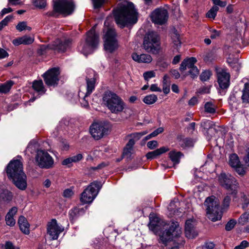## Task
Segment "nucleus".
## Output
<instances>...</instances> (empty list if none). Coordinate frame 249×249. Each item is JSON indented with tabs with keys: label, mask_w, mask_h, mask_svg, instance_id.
I'll use <instances>...</instances> for the list:
<instances>
[{
	"label": "nucleus",
	"mask_w": 249,
	"mask_h": 249,
	"mask_svg": "<svg viewBox=\"0 0 249 249\" xmlns=\"http://www.w3.org/2000/svg\"><path fill=\"white\" fill-rule=\"evenodd\" d=\"M6 173L9 178L20 190H24L27 187L26 176L23 171L22 162L18 160H13L8 164Z\"/></svg>",
	"instance_id": "nucleus-1"
},
{
	"label": "nucleus",
	"mask_w": 249,
	"mask_h": 249,
	"mask_svg": "<svg viewBox=\"0 0 249 249\" xmlns=\"http://www.w3.org/2000/svg\"><path fill=\"white\" fill-rule=\"evenodd\" d=\"M103 32L104 48L106 51L112 53L118 48L119 43L117 39V33L114 27L112 26L109 18H107L105 21Z\"/></svg>",
	"instance_id": "nucleus-2"
},
{
	"label": "nucleus",
	"mask_w": 249,
	"mask_h": 249,
	"mask_svg": "<svg viewBox=\"0 0 249 249\" xmlns=\"http://www.w3.org/2000/svg\"><path fill=\"white\" fill-rule=\"evenodd\" d=\"M104 104L112 113L118 114L123 111L125 105L123 100L117 94L106 91L103 97Z\"/></svg>",
	"instance_id": "nucleus-3"
},
{
	"label": "nucleus",
	"mask_w": 249,
	"mask_h": 249,
	"mask_svg": "<svg viewBox=\"0 0 249 249\" xmlns=\"http://www.w3.org/2000/svg\"><path fill=\"white\" fill-rule=\"evenodd\" d=\"M99 43V35L95 32V26L87 32L85 42L81 43L78 48L79 51L87 55L96 49Z\"/></svg>",
	"instance_id": "nucleus-4"
},
{
	"label": "nucleus",
	"mask_w": 249,
	"mask_h": 249,
	"mask_svg": "<svg viewBox=\"0 0 249 249\" xmlns=\"http://www.w3.org/2000/svg\"><path fill=\"white\" fill-rule=\"evenodd\" d=\"M206 207V213L209 219L215 222L222 217V212L216 198L212 196L208 197L204 202Z\"/></svg>",
	"instance_id": "nucleus-5"
},
{
	"label": "nucleus",
	"mask_w": 249,
	"mask_h": 249,
	"mask_svg": "<svg viewBox=\"0 0 249 249\" xmlns=\"http://www.w3.org/2000/svg\"><path fill=\"white\" fill-rule=\"evenodd\" d=\"M220 185L225 189L229 195L236 198L239 188V184L236 179L229 174L222 173L218 177Z\"/></svg>",
	"instance_id": "nucleus-6"
},
{
	"label": "nucleus",
	"mask_w": 249,
	"mask_h": 249,
	"mask_svg": "<svg viewBox=\"0 0 249 249\" xmlns=\"http://www.w3.org/2000/svg\"><path fill=\"white\" fill-rule=\"evenodd\" d=\"M71 44V40L70 39H65L62 41L57 39L51 44L40 45L37 50V53L39 55H44L48 53L50 50L64 52L70 47Z\"/></svg>",
	"instance_id": "nucleus-7"
},
{
	"label": "nucleus",
	"mask_w": 249,
	"mask_h": 249,
	"mask_svg": "<svg viewBox=\"0 0 249 249\" xmlns=\"http://www.w3.org/2000/svg\"><path fill=\"white\" fill-rule=\"evenodd\" d=\"M143 47L148 53H158L160 49V38L157 33L151 31L146 34L143 39Z\"/></svg>",
	"instance_id": "nucleus-8"
},
{
	"label": "nucleus",
	"mask_w": 249,
	"mask_h": 249,
	"mask_svg": "<svg viewBox=\"0 0 249 249\" xmlns=\"http://www.w3.org/2000/svg\"><path fill=\"white\" fill-rule=\"evenodd\" d=\"M53 11L59 14L71 15L75 9L72 0H53Z\"/></svg>",
	"instance_id": "nucleus-9"
},
{
	"label": "nucleus",
	"mask_w": 249,
	"mask_h": 249,
	"mask_svg": "<svg viewBox=\"0 0 249 249\" xmlns=\"http://www.w3.org/2000/svg\"><path fill=\"white\" fill-rule=\"evenodd\" d=\"M113 16H138V13L133 3L124 1L119 3L113 10Z\"/></svg>",
	"instance_id": "nucleus-10"
},
{
	"label": "nucleus",
	"mask_w": 249,
	"mask_h": 249,
	"mask_svg": "<svg viewBox=\"0 0 249 249\" xmlns=\"http://www.w3.org/2000/svg\"><path fill=\"white\" fill-rule=\"evenodd\" d=\"M100 187V183L97 181L91 183L81 194L80 201L83 204L90 203L97 196Z\"/></svg>",
	"instance_id": "nucleus-11"
},
{
	"label": "nucleus",
	"mask_w": 249,
	"mask_h": 249,
	"mask_svg": "<svg viewBox=\"0 0 249 249\" xmlns=\"http://www.w3.org/2000/svg\"><path fill=\"white\" fill-rule=\"evenodd\" d=\"M36 164L41 168L49 169L53 167V159L46 151L37 150L35 157Z\"/></svg>",
	"instance_id": "nucleus-12"
},
{
	"label": "nucleus",
	"mask_w": 249,
	"mask_h": 249,
	"mask_svg": "<svg viewBox=\"0 0 249 249\" xmlns=\"http://www.w3.org/2000/svg\"><path fill=\"white\" fill-rule=\"evenodd\" d=\"M181 233L180 228L177 222H173L169 228L163 231L160 236V241L165 246L167 243L174 237L178 236Z\"/></svg>",
	"instance_id": "nucleus-13"
},
{
	"label": "nucleus",
	"mask_w": 249,
	"mask_h": 249,
	"mask_svg": "<svg viewBox=\"0 0 249 249\" xmlns=\"http://www.w3.org/2000/svg\"><path fill=\"white\" fill-rule=\"evenodd\" d=\"M89 132L95 140H98L107 135L108 128L102 123H94L90 126Z\"/></svg>",
	"instance_id": "nucleus-14"
},
{
	"label": "nucleus",
	"mask_w": 249,
	"mask_h": 249,
	"mask_svg": "<svg viewBox=\"0 0 249 249\" xmlns=\"http://www.w3.org/2000/svg\"><path fill=\"white\" fill-rule=\"evenodd\" d=\"M197 60L194 57H191L185 59L181 63L179 69L182 71L184 70L189 69V74L191 75L193 78L197 76L199 74V70L197 67L195 65L196 63Z\"/></svg>",
	"instance_id": "nucleus-15"
},
{
	"label": "nucleus",
	"mask_w": 249,
	"mask_h": 249,
	"mask_svg": "<svg viewBox=\"0 0 249 249\" xmlns=\"http://www.w3.org/2000/svg\"><path fill=\"white\" fill-rule=\"evenodd\" d=\"M59 74V69L53 68L48 70L42 76L45 84L48 87H55L58 84Z\"/></svg>",
	"instance_id": "nucleus-16"
},
{
	"label": "nucleus",
	"mask_w": 249,
	"mask_h": 249,
	"mask_svg": "<svg viewBox=\"0 0 249 249\" xmlns=\"http://www.w3.org/2000/svg\"><path fill=\"white\" fill-rule=\"evenodd\" d=\"M64 231V228L59 226L55 219H53L48 223L47 225V232L53 240L58 238L59 234Z\"/></svg>",
	"instance_id": "nucleus-17"
},
{
	"label": "nucleus",
	"mask_w": 249,
	"mask_h": 249,
	"mask_svg": "<svg viewBox=\"0 0 249 249\" xmlns=\"http://www.w3.org/2000/svg\"><path fill=\"white\" fill-rule=\"evenodd\" d=\"M115 21L121 28L129 27L135 24L137 21V17H115Z\"/></svg>",
	"instance_id": "nucleus-18"
},
{
	"label": "nucleus",
	"mask_w": 249,
	"mask_h": 249,
	"mask_svg": "<svg viewBox=\"0 0 249 249\" xmlns=\"http://www.w3.org/2000/svg\"><path fill=\"white\" fill-rule=\"evenodd\" d=\"M230 75L225 71L217 73V81L219 87L222 89H227L230 85Z\"/></svg>",
	"instance_id": "nucleus-19"
},
{
	"label": "nucleus",
	"mask_w": 249,
	"mask_h": 249,
	"mask_svg": "<svg viewBox=\"0 0 249 249\" xmlns=\"http://www.w3.org/2000/svg\"><path fill=\"white\" fill-rule=\"evenodd\" d=\"M195 223V221L193 219H189L186 221L185 233L186 236L188 238H193L197 235V233L194 230Z\"/></svg>",
	"instance_id": "nucleus-20"
},
{
	"label": "nucleus",
	"mask_w": 249,
	"mask_h": 249,
	"mask_svg": "<svg viewBox=\"0 0 249 249\" xmlns=\"http://www.w3.org/2000/svg\"><path fill=\"white\" fill-rule=\"evenodd\" d=\"M87 208V206L82 208L76 207L70 210L69 213L70 220L71 222L74 221L79 216L83 215L85 213Z\"/></svg>",
	"instance_id": "nucleus-21"
},
{
	"label": "nucleus",
	"mask_w": 249,
	"mask_h": 249,
	"mask_svg": "<svg viewBox=\"0 0 249 249\" xmlns=\"http://www.w3.org/2000/svg\"><path fill=\"white\" fill-rule=\"evenodd\" d=\"M132 58L133 60L138 63H149L152 60V58L150 55L144 53L139 55L137 53H133Z\"/></svg>",
	"instance_id": "nucleus-22"
},
{
	"label": "nucleus",
	"mask_w": 249,
	"mask_h": 249,
	"mask_svg": "<svg viewBox=\"0 0 249 249\" xmlns=\"http://www.w3.org/2000/svg\"><path fill=\"white\" fill-rule=\"evenodd\" d=\"M87 81V92L84 97V100L85 101V106L88 105V103L86 101V98L93 91L95 88V79L94 77L92 78H86Z\"/></svg>",
	"instance_id": "nucleus-23"
},
{
	"label": "nucleus",
	"mask_w": 249,
	"mask_h": 249,
	"mask_svg": "<svg viewBox=\"0 0 249 249\" xmlns=\"http://www.w3.org/2000/svg\"><path fill=\"white\" fill-rule=\"evenodd\" d=\"M168 151L169 149L167 147L162 146L154 151L148 152L146 157L148 160H152Z\"/></svg>",
	"instance_id": "nucleus-24"
},
{
	"label": "nucleus",
	"mask_w": 249,
	"mask_h": 249,
	"mask_svg": "<svg viewBox=\"0 0 249 249\" xmlns=\"http://www.w3.org/2000/svg\"><path fill=\"white\" fill-rule=\"evenodd\" d=\"M18 224L22 232L26 234H28L29 233L30 225L24 216L21 215L19 217Z\"/></svg>",
	"instance_id": "nucleus-25"
},
{
	"label": "nucleus",
	"mask_w": 249,
	"mask_h": 249,
	"mask_svg": "<svg viewBox=\"0 0 249 249\" xmlns=\"http://www.w3.org/2000/svg\"><path fill=\"white\" fill-rule=\"evenodd\" d=\"M242 93V103L244 107H248L249 105V83H246L244 84Z\"/></svg>",
	"instance_id": "nucleus-26"
},
{
	"label": "nucleus",
	"mask_w": 249,
	"mask_h": 249,
	"mask_svg": "<svg viewBox=\"0 0 249 249\" xmlns=\"http://www.w3.org/2000/svg\"><path fill=\"white\" fill-rule=\"evenodd\" d=\"M32 87L39 95L44 94L46 91L41 80L34 81L33 83Z\"/></svg>",
	"instance_id": "nucleus-27"
},
{
	"label": "nucleus",
	"mask_w": 249,
	"mask_h": 249,
	"mask_svg": "<svg viewBox=\"0 0 249 249\" xmlns=\"http://www.w3.org/2000/svg\"><path fill=\"white\" fill-rule=\"evenodd\" d=\"M168 155L175 166L179 163L180 159L183 156V154L180 152L173 150L169 153Z\"/></svg>",
	"instance_id": "nucleus-28"
},
{
	"label": "nucleus",
	"mask_w": 249,
	"mask_h": 249,
	"mask_svg": "<svg viewBox=\"0 0 249 249\" xmlns=\"http://www.w3.org/2000/svg\"><path fill=\"white\" fill-rule=\"evenodd\" d=\"M169 7L165 5L155 9L150 16H168Z\"/></svg>",
	"instance_id": "nucleus-29"
},
{
	"label": "nucleus",
	"mask_w": 249,
	"mask_h": 249,
	"mask_svg": "<svg viewBox=\"0 0 249 249\" xmlns=\"http://www.w3.org/2000/svg\"><path fill=\"white\" fill-rule=\"evenodd\" d=\"M14 85L12 81H8L0 85V93H7L8 92Z\"/></svg>",
	"instance_id": "nucleus-30"
},
{
	"label": "nucleus",
	"mask_w": 249,
	"mask_h": 249,
	"mask_svg": "<svg viewBox=\"0 0 249 249\" xmlns=\"http://www.w3.org/2000/svg\"><path fill=\"white\" fill-rule=\"evenodd\" d=\"M216 106L211 102H207L205 104V111L208 113L213 114L216 112Z\"/></svg>",
	"instance_id": "nucleus-31"
},
{
	"label": "nucleus",
	"mask_w": 249,
	"mask_h": 249,
	"mask_svg": "<svg viewBox=\"0 0 249 249\" xmlns=\"http://www.w3.org/2000/svg\"><path fill=\"white\" fill-rule=\"evenodd\" d=\"M158 100L157 96L155 94H150L145 96L142 101L147 105H151L154 104Z\"/></svg>",
	"instance_id": "nucleus-32"
},
{
	"label": "nucleus",
	"mask_w": 249,
	"mask_h": 249,
	"mask_svg": "<svg viewBox=\"0 0 249 249\" xmlns=\"http://www.w3.org/2000/svg\"><path fill=\"white\" fill-rule=\"evenodd\" d=\"M240 164L238 157L235 154L231 155L230 157L229 164L233 168L237 167Z\"/></svg>",
	"instance_id": "nucleus-33"
},
{
	"label": "nucleus",
	"mask_w": 249,
	"mask_h": 249,
	"mask_svg": "<svg viewBox=\"0 0 249 249\" xmlns=\"http://www.w3.org/2000/svg\"><path fill=\"white\" fill-rule=\"evenodd\" d=\"M151 20L156 24L163 25L167 21L168 17H150Z\"/></svg>",
	"instance_id": "nucleus-34"
},
{
	"label": "nucleus",
	"mask_w": 249,
	"mask_h": 249,
	"mask_svg": "<svg viewBox=\"0 0 249 249\" xmlns=\"http://www.w3.org/2000/svg\"><path fill=\"white\" fill-rule=\"evenodd\" d=\"M13 195L12 193L7 190H3L0 194V200L10 201Z\"/></svg>",
	"instance_id": "nucleus-35"
},
{
	"label": "nucleus",
	"mask_w": 249,
	"mask_h": 249,
	"mask_svg": "<svg viewBox=\"0 0 249 249\" xmlns=\"http://www.w3.org/2000/svg\"><path fill=\"white\" fill-rule=\"evenodd\" d=\"M171 38L173 43L177 48L180 46L181 41L179 39V36L177 31H175L173 32Z\"/></svg>",
	"instance_id": "nucleus-36"
},
{
	"label": "nucleus",
	"mask_w": 249,
	"mask_h": 249,
	"mask_svg": "<svg viewBox=\"0 0 249 249\" xmlns=\"http://www.w3.org/2000/svg\"><path fill=\"white\" fill-rule=\"evenodd\" d=\"M148 132L147 131L135 132L129 134L127 137L134 139V141L136 142V141L139 140L142 136L146 134Z\"/></svg>",
	"instance_id": "nucleus-37"
},
{
	"label": "nucleus",
	"mask_w": 249,
	"mask_h": 249,
	"mask_svg": "<svg viewBox=\"0 0 249 249\" xmlns=\"http://www.w3.org/2000/svg\"><path fill=\"white\" fill-rule=\"evenodd\" d=\"M33 3L39 9H43L46 6V0H33Z\"/></svg>",
	"instance_id": "nucleus-38"
},
{
	"label": "nucleus",
	"mask_w": 249,
	"mask_h": 249,
	"mask_svg": "<svg viewBox=\"0 0 249 249\" xmlns=\"http://www.w3.org/2000/svg\"><path fill=\"white\" fill-rule=\"evenodd\" d=\"M211 75L212 73L210 71H205L200 75V80L202 81H206L210 79Z\"/></svg>",
	"instance_id": "nucleus-39"
},
{
	"label": "nucleus",
	"mask_w": 249,
	"mask_h": 249,
	"mask_svg": "<svg viewBox=\"0 0 249 249\" xmlns=\"http://www.w3.org/2000/svg\"><path fill=\"white\" fill-rule=\"evenodd\" d=\"M94 9L101 7L108 0H91Z\"/></svg>",
	"instance_id": "nucleus-40"
},
{
	"label": "nucleus",
	"mask_w": 249,
	"mask_h": 249,
	"mask_svg": "<svg viewBox=\"0 0 249 249\" xmlns=\"http://www.w3.org/2000/svg\"><path fill=\"white\" fill-rule=\"evenodd\" d=\"M249 214L247 213H243L239 218V223L243 225H245L248 221Z\"/></svg>",
	"instance_id": "nucleus-41"
},
{
	"label": "nucleus",
	"mask_w": 249,
	"mask_h": 249,
	"mask_svg": "<svg viewBox=\"0 0 249 249\" xmlns=\"http://www.w3.org/2000/svg\"><path fill=\"white\" fill-rule=\"evenodd\" d=\"M22 40V44L25 45H29L32 44L34 41V38L28 36H24L21 37Z\"/></svg>",
	"instance_id": "nucleus-42"
},
{
	"label": "nucleus",
	"mask_w": 249,
	"mask_h": 249,
	"mask_svg": "<svg viewBox=\"0 0 249 249\" xmlns=\"http://www.w3.org/2000/svg\"><path fill=\"white\" fill-rule=\"evenodd\" d=\"M155 72L153 71H146L143 74L144 79L147 81H148L149 79L155 77Z\"/></svg>",
	"instance_id": "nucleus-43"
},
{
	"label": "nucleus",
	"mask_w": 249,
	"mask_h": 249,
	"mask_svg": "<svg viewBox=\"0 0 249 249\" xmlns=\"http://www.w3.org/2000/svg\"><path fill=\"white\" fill-rule=\"evenodd\" d=\"M236 224V220L234 219L230 220L225 226V230L227 231H230L232 230Z\"/></svg>",
	"instance_id": "nucleus-44"
},
{
	"label": "nucleus",
	"mask_w": 249,
	"mask_h": 249,
	"mask_svg": "<svg viewBox=\"0 0 249 249\" xmlns=\"http://www.w3.org/2000/svg\"><path fill=\"white\" fill-rule=\"evenodd\" d=\"M133 151V148L125 146L124 149L123 155L126 157L127 158H130L132 154Z\"/></svg>",
	"instance_id": "nucleus-45"
},
{
	"label": "nucleus",
	"mask_w": 249,
	"mask_h": 249,
	"mask_svg": "<svg viewBox=\"0 0 249 249\" xmlns=\"http://www.w3.org/2000/svg\"><path fill=\"white\" fill-rule=\"evenodd\" d=\"M6 224L10 226H13L16 223V220L13 217L6 215L5 216Z\"/></svg>",
	"instance_id": "nucleus-46"
},
{
	"label": "nucleus",
	"mask_w": 249,
	"mask_h": 249,
	"mask_svg": "<svg viewBox=\"0 0 249 249\" xmlns=\"http://www.w3.org/2000/svg\"><path fill=\"white\" fill-rule=\"evenodd\" d=\"M249 246V243L246 240L242 241L240 245L234 247V249H244Z\"/></svg>",
	"instance_id": "nucleus-47"
},
{
	"label": "nucleus",
	"mask_w": 249,
	"mask_h": 249,
	"mask_svg": "<svg viewBox=\"0 0 249 249\" xmlns=\"http://www.w3.org/2000/svg\"><path fill=\"white\" fill-rule=\"evenodd\" d=\"M218 9V7L215 5L208 12L206 16H216Z\"/></svg>",
	"instance_id": "nucleus-48"
},
{
	"label": "nucleus",
	"mask_w": 249,
	"mask_h": 249,
	"mask_svg": "<svg viewBox=\"0 0 249 249\" xmlns=\"http://www.w3.org/2000/svg\"><path fill=\"white\" fill-rule=\"evenodd\" d=\"M201 124V126H203L204 129H208L211 128L213 125V122L211 121L207 120L202 122Z\"/></svg>",
	"instance_id": "nucleus-49"
},
{
	"label": "nucleus",
	"mask_w": 249,
	"mask_h": 249,
	"mask_svg": "<svg viewBox=\"0 0 249 249\" xmlns=\"http://www.w3.org/2000/svg\"><path fill=\"white\" fill-rule=\"evenodd\" d=\"M27 27L26 22L22 21L20 22L16 26V29L19 32H21L25 30Z\"/></svg>",
	"instance_id": "nucleus-50"
},
{
	"label": "nucleus",
	"mask_w": 249,
	"mask_h": 249,
	"mask_svg": "<svg viewBox=\"0 0 249 249\" xmlns=\"http://www.w3.org/2000/svg\"><path fill=\"white\" fill-rule=\"evenodd\" d=\"M149 229L152 231L155 232L157 231L158 229V225L155 222L154 220H150V223L149 224Z\"/></svg>",
	"instance_id": "nucleus-51"
},
{
	"label": "nucleus",
	"mask_w": 249,
	"mask_h": 249,
	"mask_svg": "<svg viewBox=\"0 0 249 249\" xmlns=\"http://www.w3.org/2000/svg\"><path fill=\"white\" fill-rule=\"evenodd\" d=\"M236 170V171L237 172V173L241 176H243L245 175L246 171L244 167L241 166V165L240 164L239 165H238L237 167H235L234 168Z\"/></svg>",
	"instance_id": "nucleus-52"
},
{
	"label": "nucleus",
	"mask_w": 249,
	"mask_h": 249,
	"mask_svg": "<svg viewBox=\"0 0 249 249\" xmlns=\"http://www.w3.org/2000/svg\"><path fill=\"white\" fill-rule=\"evenodd\" d=\"M73 192L71 189H67L63 192V196L66 198H70L73 195Z\"/></svg>",
	"instance_id": "nucleus-53"
},
{
	"label": "nucleus",
	"mask_w": 249,
	"mask_h": 249,
	"mask_svg": "<svg viewBox=\"0 0 249 249\" xmlns=\"http://www.w3.org/2000/svg\"><path fill=\"white\" fill-rule=\"evenodd\" d=\"M10 21V18L8 17L6 18L1 21L0 22V30H1L4 27L6 26Z\"/></svg>",
	"instance_id": "nucleus-54"
},
{
	"label": "nucleus",
	"mask_w": 249,
	"mask_h": 249,
	"mask_svg": "<svg viewBox=\"0 0 249 249\" xmlns=\"http://www.w3.org/2000/svg\"><path fill=\"white\" fill-rule=\"evenodd\" d=\"M158 146V142L156 141H151L147 142V146L150 149H153Z\"/></svg>",
	"instance_id": "nucleus-55"
},
{
	"label": "nucleus",
	"mask_w": 249,
	"mask_h": 249,
	"mask_svg": "<svg viewBox=\"0 0 249 249\" xmlns=\"http://www.w3.org/2000/svg\"><path fill=\"white\" fill-rule=\"evenodd\" d=\"M73 162H77L80 161L83 158L82 154H78L76 155L71 157Z\"/></svg>",
	"instance_id": "nucleus-56"
},
{
	"label": "nucleus",
	"mask_w": 249,
	"mask_h": 249,
	"mask_svg": "<svg viewBox=\"0 0 249 249\" xmlns=\"http://www.w3.org/2000/svg\"><path fill=\"white\" fill-rule=\"evenodd\" d=\"M18 212V208L17 207H13L7 213L6 215L13 217L17 214Z\"/></svg>",
	"instance_id": "nucleus-57"
},
{
	"label": "nucleus",
	"mask_w": 249,
	"mask_h": 249,
	"mask_svg": "<svg viewBox=\"0 0 249 249\" xmlns=\"http://www.w3.org/2000/svg\"><path fill=\"white\" fill-rule=\"evenodd\" d=\"M73 163V161L71 159V157H69L68 158H67L65 160H64L62 162V164L63 165H66L68 167H70L72 163Z\"/></svg>",
	"instance_id": "nucleus-58"
},
{
	"label": "nucleus",
	"mask_w": 249,
	"mask_h": 249,
	"mask_svg": "<svg viewBox=\"0 0 249 249\" xmlns=\"http://www.w3.org/2000/svg\"><path fill=\"white\" fill-rule=\"evenodd\" d=\"M231 200V197L227 195L223 199V205L224 207H228Z\"/></svg>",
	"instance_id": "nucleus-59"
},
{
	"label": "nucleus",
	"mask_w": 249,
	"mask_h": 249,
	"mask_svg": "<svg viewBox=\"0 0 249 249\" xmlns=\"http://www.w3.org/2000/svg\"><path fill=\"white\" fill-rule=\"evenodd\" d=\"M107 165V163H106L104 162H103L101 163L100 164H99L97 166L92 167L90 168H91V169H92L93 170H97L101 169Z\"/></svg>",
	"instance_id": "nucleus-60"
},
{
	"label": "nucleus",
	"mask_w": 249,
	"mask_h": 249,
	"mask_svg": "<svg viewBox=\"0 0 249 249\" xmlns=\"http://www.w3.org/2000/svg\"><path fill=\"white\" fill-rule=\"evenodd\" d=\"M163 128L162 127H159L155 131H154L152 133H151V135H153V137H156L158 134L162 133L163 131Z\"/></svg>",
	"instance_id": "nucleus-61"
},
{
	"label": "nucleus",
	"mask_w": 249,
	"mask_h": 249,
	"mask_svg": "<svg viewBox=\"0 0 249 249\" xmlns=\"http://www.w3.org/2000/svg\"><path fill=\"white\" fill-rule=\"evenodd\" d=\"M198 100L196 97H192L188 102V104L190 106H193L197 104Z\"/></svg>",
	"instance_id": "nucleus-62"
},
{
	"label": "nucleus",
	"mask_w": 249,
	"mask_h": 249,
	"mask_svg": "<svg viewBox=\"0 0 249 249\" xmlns=\"http://www.w3.org/2000/svg\"><path fill=\"white\" fill-rule=\"evenodd\" d=\"M214 244L212 242L206 243L203 247V249H214Z\"/></svg>",
	"instance_id": "nucleus-63"
},
{
	"label": "nucleus",
	"mask_w": 249,
	"mask_h": 249,
	"mask_svg": "<svg viewBox=\"0 0 249 249\" xmlns=\"http://www.w3.org/2000/svg\"><path fill=\"white\" fill-rule=\"evenodd\" d=\"M247 155L244 157V160L248 166H249V147L246 150Z\"/></svg>",
	"instance_id": "nucleus-64"
}]
</instances>
